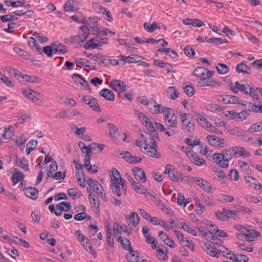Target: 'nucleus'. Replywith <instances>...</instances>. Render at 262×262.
Instances as JSON below:
<instances>
[{
    "mask_svg": "<svg viewBox=\"0 0 262 262\" xmlns=\"http://www.w3.org/2000/svg\"><path fill=\"white\" fill-rule=\"evenodd\" d=\"M216 216L219 220L223 221H227L229 219V216L225 213V212L223 211L216 212Z\"/></svg>",
    "mask_w": 262,
    "mask_h": 262,
    "instance_id": "nucleus-63",
    "label": "nucleus"
},
{
    "mask_svg": "<svg viewBox=\"0 0 262 262\" xmlns=\"http://www.w3.org/2000/svg\"><path fill=\"white\" fill-rule=\"evenodd\" d=\"M22 78L24 79L26 81L30 82H38L41 80L40 78L34 75L28 76L25 75L22 76Z\"/></svg>",
    "mask_w": 262,
    "mask_h": 262,
    "instance_id": "nucleus-53",
    "label": "nucleus"
},
{
    "mask_svg": "<svg viewBox=\"0 0 262 262\" xmlns=\"http://www.w3.org/2000/svg\"><path fill=\"white\" fill-rule=\"evenodd\" d=\"M123 159L129 164H136L141 161L142 158L138 156H133L129 151H125L123 156Z\"/></svg>",
    "mask_w": 262,
    "mask_h": 262,
    "instance_id": "nucleus-14",
    "label": "nucleus"
},
{
    "mask_svg": "<svg viewBox=\"0 0 262 262\" xmlns=\"http://www.w3.org/2000/svg\"><path fill=\"white\" fill-rule=\"evenodd\" d=\"M166 95L168 98L175 100L178 98L179 93L174 86H168L166 90Z\"/></svg>",
    "mask_w": 262,
    "mask_h": 262,
    "instance_id": "nucleus-23",
    "label": "nucleus"
},
{
    "mask_svg": "<svg viewBox=\"0 0 262 262\" xmlns=\"http://www.w3.org/2000/svg\"><path fill=\"white\" fill-rule=\"evenodd\" d=\"M121 244L122 248L126 251L129 250L131 248H133L130 241L127 238H124L123 240H122L121 241Z\"/></svg>",
    "mask_w": 262,
    "mask_h": 262,
    "instance_id": "nucleus-62",
    "label": "nucleus"
},
{
    "mask_svg": "<svg viewBox=\"0 0 262 262\" xmlns=\"http://www.w3.org/2000/svg\"><path fill=\"white\" fill-rule=\"evenodd\" d=\"M245 103H241L243 106H245V108L248 109V112H254L257 113L258 106L251 102L244 101Z\"/></svg>",
    "mask_w": 262,
    "mask_h": 262,
    "instance_id": "nucleus-36",
    "label": "nucleus"
},
{
    "mask_svg": "<svg viewBox=\"0 0 262 262\" xmlns=\"http://www.w3.org/2000/svg\"><path fill=\"white\" fill-rule=\"evenodd\" d=\"M182 129L187 135L193 134L195 129L194 123L191 121H189L182 124Z\"/></svg>",
    "mask_w": 262,
    "mask_h": 262,
    "instance_id": "nucleus-17",
    "label": "nucleus"
},
{
    "mask_svg": "<svg viewBox=\"0 0 262 262\" xmlns=\"http://www.w3.org/2000/svg\"><path fill=\"white\" fill-rule=\"evenodd\" d=\"M247 232L248 233L245 234V237L247 241H253L254 238L258 237L260 235L259 232L253 229H248Z\"/></svg>",
    "mask_w": 262,
    "mask_h": 262,
    "instance_id": "nucleus-26",
    "label": "nucleus"
},
{
    "mask_svg": "<svg viewBox=\"0 0 262 262\" xmlns=\"http://www.w3.org/2000/svg\"><path fill=\"white\" fill-rule=\"evenodd\" d=\"M207 69L204 67H199L196 68L193 71V74L194 75L198 77H203L205 75Z\"/></svg>",
    "mask_w": 262,
    "mask_h": 262,
    "instance_id": "nucleus-46",
    "label": "nucleus"
},
{
    "mask_svg": "<svg viewBox=\"0 0 262 262\" xmlns=\"http://www.w3.org/2000/svg\"><path fill=\"white\" fill-rule=\"evenodd\" d=\"M68 194L74 200L79 198L82 195L81 192L76 188L69 189L68 190Z\"/></svg>",
    "mask_w": 262,
    "mask_h": 262,
    "instance_id": "nucleus-34",
    "label": "nucleus"
},
{
    "mask_svg": "<svg viewBox=\"0 0 262 262\" xmlns=\"http://www.w3.org/2000/svg\"><path fill=\"white\" fill-rule=\"evenodd\" d=\"M112 180H114V183H118L119 179L120 180L121 179H123L121 178V174L119 171L116 168H113L112 170Z\"/></svg>",
    "mask_w": 262,
    "mask_h": 262,
    "instance_id": "nucleus-50",
    "label": "nucleus"
},
{
    "mask_svg": "<svg viewBox=\"0 0 262 262\" xmlns=\"http://www.w3.org/2000/svg\"><path fill=\"white\" fill-rule=\"evenodd\" d=\"M16 163L18 165H20L23 169L28 170L29 169L28 161L25 158H19L17 157L16 159Z\"/></svg>",
    "mask_w": 262,
    "mask_h": 262,
    "instance_id": "nucleus-30",
    "label": "nucleus"
},
{
    "mask_svg": "<svg viewBox=\"0 0 262 262\" xmlns=\"http://www.w3.org/2000/svg\"><path fill=\"white\" fill-rule=\"evenodd\" d=\"M80 30L82 32V34L75 35L71 37V39L74 41L83 42L86 40L89 35V28L84 25L80 27Z\"/></svg>",
    "mask_w": 262,
    "mask_h": 262,
    "instance_id": "nucleus-6",
    "label": "nucleus"
},
{
    "mask_svg": "<svg viewBox=\"0 0 262 262\" xmlns=\"http://www.w3.org/2000/svg\"><path fill=\"white\" fill-rule=\"evenodd\" d=\"M25 195L29 198L35 200L38 197V191L35 187H29L25 190Z\"/></svg>",
    "mask_w": 262,
    "mask_h": 262,
    "instance_id": "nucleus-20",
    "label": "nucleus"
},
{
    "mask_svg": "<svg viewBox=\"0 0 262 262\" xmlns=\"http://www.w3.org/2000/svg\"><path fill=\"white\" fill-rule=\"evenodd\" d=\"M236 71L237 73H243L245 74L250 73V68L247 64L243 62L238 63L236 67Z\"/></svg>",
    "mask_w": 262,
    "mask_h": 262,
    "instance_id": "nucleus-27",
    "label": "nucleus"
},
{
    "mask_svg": "<svg viewBox=\"0 0 262 262\" xmlns=\"http://www.w3.org/2000/svg\"><path fill=\"white\" fill-rule=\"evenodd\" d=\"M100 96L104 98L108 101H114L115 99V95L110 90L103 89L100 92Z\"/></svg>",
    "mask_w": 262,
    "mask_h": 262,
    "instance_id": "nucleus-21",
    "label": "nucleus"
},
{
    "mask_svg": "<svg viewBox=\"0 0 262 262\" xmlns=\"http://www.w3.org/2000/svg\"><path fill=\"white\" fill-rule=\"evenodd\" d=\"M217 99L224 104H230V95H219L217 96Z\"/></svg>",
    "mask_w": 262,
    "mask_h": 262,
    "instance_id": "nucleus-57",
    "label": "nucleus"
},
{
    "mask_svg": "<svg viewBox=\"0 0 262 262\" xmlns=\"http://www.w3.org/2000/svg\"><path fill=\"white\" fill-rule=\"evenodd\" d=\"M194 181L196 183V185L200 187L208 193L212 192V186L211 184L204 179L199 177H193Z\"/></svg>",
    "mask_w": 262,
    "mask_h": 262,
    "instance_id": "nucleus-7",
    "label": "nucleus"
},
{
    "mask_svg": "<svg viewBox=\"0 0 262 262\" xmlns=\"http://www.w3.org/2000/svg\"><path fill=\"white\" fill-rule=\"evenodd\" d=\"M129 221L132 223L134 226H137L139 224V216L138 213L132 212L128 216Z\"/></svg>",
    "mask_w": 262,
    "mask_h": 262,
    "instance_id": "nucleus-33",
    "label": "nucleus"
},
{
    "mask_svg": "<svg viewBox=\"0 0 262 262\" xmlns=\"http://www.w3.org/2000/svg\"><path fill=\"white\" fill-rule=\"evenodd\" d=\"M37 142L35 140H32L29 141L27 145L26 150V153L27 155H29L32 151H33L37 146Z\"/></svg>",
    "mask_w": 262,
    "mask_h": 262,
    "instance_id": "nucleus-37",
    "label": "nucleus"
},
{
    "mask_svg": "<svg viewBox=\"0 0 262 262\" xmlns=\"http://www.w3.org/2000/svg\"><path fill=\"white\" fill-rule=\"evenodd\" d=\"M182 228L187 231V232L191 234L194 236H196V234L195 231L188 224L185 223V222L181 223Z\"/></svg>",
    "mask_w": 262,
    "mask_h": 262,
    "instance_id": "nucleus-61",
    "label": "nucleus"
},
{
    "mask_svg": "<svg viewBox=\"0 0 262 262\" xmlns=\"http://www.w3.org/2000/svg\"><path fill=\"white\" fill-rule=\"evenodd\" d=\"M143 124L145 125L147 129L149 132L152 133V135H150L151 136H154V138L155 137L157 139L160 140L159 135L155 129L154 123L150 120L149 118H148V119H146V120L145 122H144V123H143ZM145 134L147 135H149V136H150V135L147 132H145Z\"/></svg>",
    "mask_w": 262,
    "mask_h": 262,
    "instance_id": "nucleus-10",
    "label": "nucleus"
},
{
    "mask_svg": "<svg viewBox=\"0 0 262 262\" xmlns=\"http://www.w3.org/2000/svg\"><path fill=\"white\" fill-rule=\"evenodd\" d=\"M14 51L20 56H22L26 59L30 58V55L25 50L19 48V47H16L13 48Z\"/></svg>",
    "mask_w": 262,
    "mask_h": 262,
    "instance_id": "nucleus-43",
    "label": "nucleus"
},
{
    "mask_svg": "<svg viewBox=\"0 0 262 262\" xmlns=\"http://www.w3.org/2000/svg\"><path fill=\"white\" fill-rule=\"evenodd\" d=\"M163 112L165 114L164 120L165 125L168 128H176L178 126L177 117L172 109L164 107Z\"/></svg>",
    "mask_w": 262,
    "mask_h": 262,
    "instance_id": "nucleus-2",
    "label": "nucleus"
},
{
    "mask_svg": "<svg viewBox=\"0 0 262 262\" xmlns=\"http://www.w3.org/2000/svg\"><path fill=\"white\" fill-rule=\"evenodd\" d=\"M112 233L111 229L109 228L108 225L107 226V242L108 245L111 247H114V238L112 237Z\"/></svg>",
    "mask_w": 262,
    "mask_h": 262,
    "instance_id": "nucleus-60",
    "label": "nucleus"
},
{
    "mask_svg": "<svg viewBox=\"0 0 262 262\" xmlns=\"http://www.w3.org/2000/svg\"><path fill=\"white\" fill-rule=\"evenodd\" d=\"M43 173H44L45 176H47L46 178H48L49 177V170H48V169H46L45 170V171L43 172L42 170H40L39 172L38 175L37 177V180H36L37 184H39L42 181Z\"/></svg>",
    "mask_w": 262,
    "mask_h": 262,
    "instance_id": "nucleus-59",
    "label": "nucleus"
},
{
    "mask_svg": "<svg viewBox=\"0 0 262 262\" xmlns=\"http://www.w3.org/2000/svg\"><path fill=\"white\" fill-rule=\"evenodd\" d=\"M89 105L93 111L98 113L101 112V108L99 106V103L96 98H92V99L89 101Z\"/></svg>",
    "mask_w": 262,
    "mask_h": 262,
    "instance_id": "nucleus-31",
    "label": "nucleus"
},
{
    "mask_svg": "<svg viewBox=\"0 0 262 262\" xmlns=\"http://www.w3.org/2000/svg\"><path fill=\"white\" fill-rule=\"evenodd\" d=\"M206 41L208 43H213L214 45L222 44L224 43L228 42V41L226 38H210L207 39Z\"/></svg>",
    "mask_w": 262,
    "mask_h": 262,
    "instance_id": "nucleus-41",
    "label": "nucleus"
},
{
    "mask_svg": "<svg viewBox=\"0 0 262 262\" xmlns=\"http://www.w3.org/2000/svg\"><path fill=\"white\" fill-rule=\"evenodd\" d=\"M90 204L93 211L95 214H99L100 213V203L99 198H97V199L90 201Z\"/></svg>",
    "mask_w": 262,
    "mask_h": 262,
    "instance_id": "nucleus-29",
    "label": "nucleus"
},
{
    "mask_svg": "<svg viewBox=\"0 0 262 262\" xmlns=\"http://www.w3.org/2000/svg\"><path fill=\"white\" fill-rule=\"evenodd\" d=\"M132 171L136 180H138V178L141 183H144L147 181L145 172L142 168L140 167H135L132 169Z\"/></svg>",
    "mask_w": 262,
    "mask_h": 262,
    "instance_id": "nucleus-13",
    "label": "nucleus"
},
{
    "mask_svg": "<svg viewBox=\"0 0 262 262\" xmlns=\"http://www.w3.org/2000/svg\"><path fill=\"white\" fill-rule=\"evenodd\" d=\"M96 33H97L98 37L99 36L104 37L109 34H111V36H114L115 34V32L112 31L107 28H103L101 30L97 29L96 30Z\"/></svg>",
    "mask_w": 262,
    "mask_h": 262,
    "instance_id": "nucleus-32",
    "label": "nucleus"
},
{
    "mask_svg": "<svg viewBox=\"0 0 262 262\" xmlns=\"http://www.w3.org/2000/svg\"><path fill=\"white\" fill-rule=\"evenodd\" d=\"M80 114V113L78 111L73 110H63L58 113L56 116V118H68L72 116H75L77 115H79Z\"/></svg>",
    "mask_w": 262,
    "mask_h": 262,
    "instance_id": "nucleus-12",
    "label": "nucleus"
},
{
    "mask_svg": "<svg viewBox=\"0 0 262 262\" xmlns=\"http://www.w3.org/2000/svg\"><path fill=\"white\" fill-rule=\"evenodd\" d=\"M25 2H26L25 0H20L17 2L5 1L4 4L8 7L12 6L13 7H17L19 5L25 6Z\"/></svg>",
    "mask_w": 262,
    "mask_h": 262,
    "instance_id": "nucleus-45",
    "label": "nucleus"
},
{
    "mask_svg": "<svg viewBox=\"0 0 262 262\" xmlns=\"http://www.w3.org/2000/svg\"><path fill=\"white\" fill-rule=\"evenodd\" d=\"M29 46L36 49L38 51H41V48L37 43L36 40L33 37H30L28 40Z\"/></svg>",
    "mask_w": 262,
    "mask_h": 262,
    "instance_id": "nucleus-48",
    "label": "nucleus"
},
{
    "mask_svg": "<svg viewBox=\"0 0 262 262\" xmlns=\"http://www.w3.org/2000/svg\"><path fill=\"white\" fill-rule=\"evenodd\" d=\"M90 147H91L92 150H94L97 153H99L103 150L105 145L103 144L93 143Z\"/></svg>",
    "mask_w": 262,
    "mask_h": 262,
    "instance_id": "nucleus-52",
    "label": "nucleus"
},
{
    "mask_svg": "<svg viewBox=\"0 0 262 262\" xmlns=\"http://www.w3.org/2000/svg\"><path fill=\"white\" fill-rule=\"evenodd\" d=\"M235 152V158L238 156L243 157H248L250 156V154L246 151L244 147L241 146L233 147Z\"/></svg>",
    "mask_w": 262,
    "mask_h": 262,
    "instance_id": "nucleus-22",
    "label": "nucleus"
},
{
    "mask_svg": "<svg viewBox=\"0 0 262 262\" xmlns=\"http://www.w3.org/2000/svg\"><path fill=\"white\" fill-rule=\"evenodd\" d=\"M245 180L247 183L250 184L251 187L254 188H256L257 186H258L259 188L262 187V185L258 181L252 176H245Z\"/></svg>",
    "mask_w": 262,
    "mask_h": 262,
    "instance_id": "nucleus-24",
    "label": "nucleus"
},
{
    "mask_svg": "<svg viewBox=\"0 0 262 262\" xmlns=\"http://www.w3.org/2000/svg\"><path fill=\"white\" fill-rule=\"evenodd\" d=\"M145 146L144 149L146 151H142L147 156L156 159L161 157V154L158 151V145L154 136H149V138H145L144 141Z\"/></svg>",
    "mask_w": 262,
    "mask_h": 262,
    "instance_id": "nucleus-1",
    "label": "nucleus"
},
{
    "mask_svg": "<svg viewBox=\"0 0 262 262\" xmlns=\"http://www.w3.org/2000/svg\"><path fill=\"white\" fill-rule=\"evenodd\" d=\"M154 64L156 66L162 68L167 71V73L173 70V67L167 62H164L159 59H156L153 62Z\"/></svg>",
    "mask_w": 262,
    "mask_h": 262,
    "instance_id": "nucleus-18",
    "label": "nucleus"
},
{
    "mask_svg": "<svg viewBox=\"0 0 262 262\" xmlns=\"http://www.w3.org/2000/svg\"><path fill=\"white\" fill-rule=\"evenodd\" d=\"M7 71L9 74L13 75L14 77H15L16 78L18 79H19V77L21 74L19 71L11 67H9L8 68Z\"/></svg>",
    "mask_w": 262,
    "mask_h": 262,
    "instance_id": "nucleus-64",
    "label": "nucleus"
},
{
    "mask_svg": "<svg viewBox=\"0 0 262 262\" xmlns=\"http://www.w3.org/2000/svg\"><path fill=\"white\" fill-rule=\"evenodd\" d=\"M121 57L120 63L122 66H124L125 62L128 63H136L138 62V59L139 58L136 55H131L127 57L124 55H120Z\"/></svg>",
    "mask_w": 262,
    "mask_h": 262,
    "instance_id": "nucleus-19",
    "label": "nucleus"
},
{
    "mask_svg": "<svg viewBox=\"0 0 262 262\" xmlns=\"http://www.w3.org/2000/svg\"><path fill=\"white\" fill-rule=\"evenodd\" d=\"M61 46V43L58 42H54L50 44V57L52 56L53 53H57L59 47Z\"/></svg>",
    "mask_w": 262,
    "mask_h": 262,
    "instance_id": "nucleus-49",
    "label": "nucleus"
},
{
    "mask_svg": "<svg viewBox=\"0 0 262 262\" xmlns=\"http://www.w3.org/2000/svg\"><path fill=\"white\" fill-rule=\"evenodd\" d=\"M21 92L27 98L33 102H37L39 99V94L30 89L23 88L21 89Z\"/></svg>",
    "mask_w": 262,
    "mask_h": 262,
    "instance_id": "nucleus-11",
    "label": "nucleus"
},
{
    "mask_svg": "<svg viewBox=\"0 0 262 262\" xmlns=\"http://www.w3.org/2000/svg\"><path fill=\"white\" fill-rule=\"evenodd\" d=\"M81 244L87 252L92 254L94 257H96L97 253L89 239L88 241L85 240V243L82 242Z\"/></svg>",
    "mask_w": 262,
    "mask_h": 262,
    "instance_id": "nucleus-25",
    "label": "nucleus"
},
{
    "mask_svg": "<svg viewBox=\"0 0 262 262\" xmlns=\"http://www.w3.org/2000/svg\"><path fill=\"white\" fill-rule=\"evenodd\" d=\"M87 183L95 192L99 195H102V192L104 191V190L101 185L97 181L89 178L87 180Z\"/></svg>",
    "mask_w": 262,
    "mask_h": 262,
    "instance_id": "nucleus-5",
    "label": "nucleus"
},
{
    "mask_svg": "<svg viewBox=\"0 0 262 262\" xmlns=\"http://www.w3.org/2000/svg\"><path fill=\"white\" fill-rule=\"evenodd\" d=\"M59 205V209L61 210V211H68L71 209V205L69 202H61L58 204Z\"/></svg>",
    "mask_w": 262,
    "mask_h": 262,
    "instance_id": "nucleus-55",
    "label": "nucleus"
},
{
    "mask_svg": "<svg viewBox=\"0 0 262 262\" xmlns=\"http://www.w3.org/2000/svg\"><path fill=\"white\" fill-rule=\"evenodd\" d=\"M24 178V174L21 172H15L12 177V180L14 184H16Z\"/></svg>",
    "mask_w": 262,
    "mask_h": 262,
    "instance_id": "nucleus-58",
    "label": "nucleus"
},
{
    "mask_svg": "<svg viewBox=\"0 0 262 262\" xmlns=\"http://www.w3.org/2000/svg\"><path fill=\"white\" fill-rule=\"evenodd\" d=\"M261 130H262V122H258L252 124L248 129V132L250 133H253Z\"/></svg>",
    "mask_w": 262,
    "mask_h": 262,
    "instance_id": "nucleus-39",
    "label": "nucleus"
},
{
    "mask_svg": "<svg viewBox=\"0 0 262 262\" xmlns=\"http://www.w3.org/2000/svg\"><path fill=\"white\" fill-rule=\"evenodd\" d=\"M216 68L218 73L220 74H225L229 71V67L224 63H218Z\"/></svg>",
    "mask_w": 262,
    "mask_h": 262,
    "instance_id": "nucleus-40",
    "label": "nucleus"
},
{
    "mask_svg": "<svg viewBox=\"0 0 262 262\" xmlns=\"http://www.w3.org/2000/svg\"><path fill=\"white\" fill-rule=\"evenodd\" d=\"M202 247L206 253L212 257H218L219 256V254L222 252V249H217L214 246L205 242L203 243Z\"/></svg>",
    "mask_w": 262,
    "mask_h": 262,
    "instance_id": "nucleus-9",
    "label": "nucleus"
},
{
    "mask_svg": "<svg viewBox=\"0 0 262 262\" xmlns=\"http://www.w3.org/2000/svg\"><path fill=\"white\" fill-rule=\"evenodd\" d=\"M107 127L109 130L110 135L115 137L116 135L119 134V131L117 127L112 123H108Z\"/></svg>",
    "mask_w": 262,
    "mask_h": 262,
    "instance_id": "nucleus-42",
    "label": "nucleus"
},
{
    "mask_svg": "<svg viewBox=\"0 0 262 262\" xmlns=\"http://www.w3.org/2000/svg\"><path fill=\"white\" fill-rule=\"evenodd\" d=\"M238 164L243 171H245L247 174H250L252 173V170L248 163L246 162L240 161L238 162Z\"/></svg>",
    "mask_w": 262,
    "mask_h": 262,
    "instance_id": "nucleus-47",
    "label": "nucleus"
},
{
    "mask_svg": "<svg viewBox=\"0 0 262 262\" xmlns=\"http://www.w3.org/2000/svg\"><path fill=\"white\" fill-rule=\"evenodd\" d=\"M223 250H222L221 253H223V256L235 262H241V260H239L238 257H241L243 259L244 262H248L249 261L248 257L244 254L236 255L234 253L231 252L228 249L223 247Z\"/></svg>",
    "mask_w": 262,
    "mask_h": 262,
    "instance_id": "nucleus-3",
    "label": "nucleus"
},
{
    "mask_svg": "<svg viewBox=\"0 0 262 262\" xmlns=\"http://www.w3.org/2000/svg\"><path fill=\"white\" fill-rule=\"evenodd\" d=\"M213 159L221 167L226 168L229 166V164H227V160L225 159L224 155L223 152L222 153L214 154Z\"/></svg>",
    "mask_w": 262,
    "mask_h": 262,
    "instance_id": "nucleus-8",
    "label": "nucleus"
},
{
    "mask_svg": "<svg viewBox=\"0 0 262 262\" xmlns=\"http://www.w3.org/2000/svg\"><path fill=\"white\" fill-rule=\"evenodd\" d=\"M235 152L233 147L228 150L225 149L223 151L225 159L227 160V164H229V160H231L233 157L235 158Z\"/></svg>",
    "mask_w": 262,
    "mask_h": 262,
    "instance_id": "nucleus-28",
    "label": "nucleus"
},
{
    "mask_svg": "<svg viewBox=\"0 0 262 262\" xmlns=\"http://www.w3.org/2000/svg\"><path fill=\"white\" fill-rule=\"evenodd\" d=\"M64 9L66 12L77 11L79 9L78 3L76 0H69L66 3Z\"/></svg>",
    "mask_w": 262,
    "mask_h": 262,
    "instance_id": "nucleus-15",
    "label": "nucleus"
},
{
    "mask_svg": "<svg viewBox=\"0 0 262 262\" xmlns=\"http://www.w3.org/2000/svg\"><path fill=\"white\" fill-rule=\"evenodd\" d=\"M185 54L189 57H193L195 55L194 50L190 46H186L184 49Z\"/></svg>",
    "mask_w": 262,
    "mask_h": 262,
    "instance_id": "nucleus-54",
    "label": "nucleus"
},
{
    "mask_svg": "<svg viewBox=\"0 0 262 262\" xmlns=\"http://www.w3.org/2000/svg\"><path fill=\"white\" fill-rule=\"evenodd\" d=\"M109 85L112 90L119 93L124 92L127 90V85L125 82L119 79L112 80Z\"/></svg>",
    "mask_w": 262,
    "mask_h": 262,
    "instance_id": "nucleus-4",
    "label": "nucleus"
},
{
    "mask_svg": "<svg viewBox=\"0 0 262 262\" xmlns=\"http://www.w3.org/2000/svg\"><path fill=\"white\" fill-rule=\"evenodd\" d=\"M86 152L85 155V159H84V166L86 167H88L90 166V162H91V157L92 155V151L91 148H88V151H85Z\"/></svg>",
    "mask_w": 262,
    "mask_h": 262,
    "instance_id": "nucleus-51",
    "label": "nucleus"
},
{
    "mask_svg": "<svg viewBox=\"0 0 262 262\" xmlns=\"http://www.w3.org/2000/svg\"><path fill=\"white\" fill-rule=\"evenodd\" d=\"M98 36L89 39L84 45V48L85 50L90 49H94L101 47V44L97 43Z\"/></svg>",
    "mask_w": 262,
    "mask_h": 262,
    "instance_id": "nucleus-16",
    "label": "nucleus"
},
{
    "mask_svg": "<svg viewBox=\"0 0 262 262\" xmlns=\"http://www.w3.org/2000/svg\"><path fill=\"white\" fill-rule=\"evenodd\" d=\"M183 90L184 92L188 97H191L194 94V88L188 82L183 84Z\"/></svg>",
    "mask_w": 262,
    "mask_h": 262,
    "instance_id": "nucleus-38",
    "label": "nucleus"
},
{
    "mask_svg": "<svg viewBox=\"0 0 262 262\" xmlns=\"http://www.w3.org/2000/svg\"><path fill=\"white\" fill-rule=\"evenodd\" d=\"M0 19L3 23H6L8 21H11L13 20H17L18 18L10 14H7L5 15H2L0 16Z\"/></svg>",
    "mask_w": 262,
    "mask_h": 262,
    "instance_id": "nucleus-56",
    "label": "nucleus"
},
{
    "mask_svg": "<svg viewBox=\"0 0 262 262\" xmlns=\"http://www.w3.org/2000/svg\"><path fill=\"white\" fill-rule=\"evenodd\" d=\"M91 59L96 61L99 64H104L105 61L107 60L106 57L100 53H98L93 56Z\"/></svg>",
    "mask_w": 262,
    "mask_h": 262,
    "instance_id": "nucleus-35",
    "label": "nucleus"
},
{
    "mask_svg": "<svg viewBox=\"0 0 262 262\" xmlns=\"http://www.w3.org/2000/svg\"><path fill=\"white\" fill-rule=\"evenodd\" d=\"M114 180L111 181L112 183V189L113 192L118 196H120L121 195V192L119 184L114 183Z\"/></svg>",
    "mask_w": 262,
    "mask_h": 262,
    "instance_id": "nucleus-44",
    "label": "nucleus"
}]
</instances>
